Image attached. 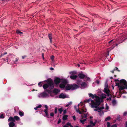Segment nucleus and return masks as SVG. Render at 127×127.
I'll use <instances>...</instances> for the list:
<instances>
[{
    "label": "nucleus",
    "mask_w": 127,
    "mask_h": 127,
    "mask_svg": "<svg viewBox=\"0 0 127 127\" xmlns=\"http://www.w3.org/2000/svg\"><path fill=\"white\" fill-rule=\"evenodd\" d=\"M54 56L53 55H52L51 57V59L52 61H53V60H54Z\"/></svg>",
    "instance_id": "44"
},
{
    "label": "nucleus",
    "mask_w": 127,
    "mask_h": 127,
    "mask_svg": "<svg viewBox=\"0 0 127 127\" xmlns=\"http://www.w3.org/2000/svg\"><path fill=\"white\" fill-rule=\"evenodd\" d=\"M50 69L51 70H54V69L53 67H51L50 68Z\"/></svg>",
    "instance_id": "60"
},
{
    "label": "nucleus",
    "mask_w": 127,
    "mask_h": 127,
    "mask_svg": "<svg viewBox=\"0 0 127 127\" xmlns=\"http://www.w3.org/2000/svg\"><path fill=\"white\" fill-rule=\"evenodd\" d=\"M96 83H97V84H98L99 83V81L98 80H96Z\"/></svg>",
    "instance_id": "54"
},
{
    "label": "nucleus",
    "mask_w": 127,
    "mask_h": 127,
    "mask_svg": "<svg viewBox=\"0 0 127 127\" xmlns=\"http://www.w3.org/2000/svg\"><path fill=\"white\" fill-rule=\"evenodd\" d=\"M100 105H99L98 104H96L94 105L93 104L92 105H91V107L92 108H95L97 109H94V111H97L99 112H100L102 111L101 110L104 109V108L103 106H102L101 107H99L98 106Z\"/></svg>",
    "instance_id": "4"
},
{
    "label": "nucleus",
    "mask_w": 127,
    "mask_h": 127,
    "mask_svg": "<svg viewBox=\"0 0 127 127\" xmlns=\"http://www.w3.org/2000/svg\"><path fill=\"white\" fill-rule=\"evenodd\" d=\"M116 86H118L120 91L124 89H127V82L125 80L122 79L120 80V83H116Z\"/></svg>",
    "instance_id": "2"
},
{
    "label": "nucleus",
    "mask_w": 127,
    "mask_h": 127,
    "mask_svg": "<svg viewBox=\"0 0 127 127\" xmlns=\"http://www.w3.org/2000/svg\"><path fill=\"white\" fill-rule=\"evenodd\" d=\"M42 82H40L38 83V85L40 87H41L42 86V84H41Z\"/></svg>",
    "instance_id": "35"
},
{
    "label": "nucleus",
    "mask_w": 127,
    "mask_h": 127,
    "mask_svg": "<svg viewBox=\"0 0 127 127\" xmlns=\"http://www.w3.org/2000/svg\"><path fill=\"white\" fill-rule=\"evenodd\" d=\"M26 56H22V58L23 59H24L25 57H26Z\"/></svg>",
    "instance_id": "57"
},
{
    "label": "nucleus",
    "mask_w": 127,
    "mask_h": 127,
    "mask_svg": "<svg viewBox=\"0 0 127 127\" xmlns=\"http://www.w3.org/2000/svg\"><path fill=\"white\" fill-rule=\"evenodd\" d=\"M116 100L115 99H113L112 101V103L113 105H114L116 104Z\"/></svg>",
    "instance_id": "28"
},
{
    "label": "nucleus",
    "mask_w": 127,
    "mask_h": 127,
    "mask_svg": "<svg viewBox=\"0 0 127 127\" xmlns=\"http://www.w3.org/2000/svg\"><path fill=\"white\" fill-rule=\"evenodd\" d=\"M71 124L70 123H69L68 122L66 123V125L67 126H70L71 125Z\"/></svg>",
    "instance_id": "50"
},
{
    "label": "nucleus",
    "mask_w": 127,
    "mask_h": 127,
    "mask_svg": "<svg viewBox=\"0 0 127 127\" xmlns=\"http://www.w3.org/2000/svg\"><path fill=\"white\" fill-rule=\"evenodd\" d=\"M60 92V90L59 89H54L53 91V93L55 94H57L59 92Z\"/></svg>",
    "instance_id": "13"
},
{
    "label": "nucleus",
    "mask_w": 127,
    "mask_h": 127,
    "mask_svg": "<svg viewBox=\"0 0 127 127\" xmlns=\"http://www.w3.org/2000/svg\"><path fill=\"white\" fill-rule=\"evenodd\" d=\"M76 111L77 113H79V114H82V112H81L80 110H79V109H76Z\"/></svg>",
    "instance_id": "34"
},
{
    "label": "nucleus",
    "mask_w": 127,
    "mask_h": 127,
    "mask_svg": "<svg viewBox=\"0 0 127 127\" xmlns=\"http://www.w3.org/2000/svg\"><path fill=\"white\" fill-rule=\"evenodd\" d=\"M16 33L19 34H22L23 33L20 31H19V30H17L16 31Z\"/></svg>",
    "instance_id": "30"
},
{
    "label": "nucleus",
    "mask_w": 127,
    "mask_h": 127,
    "mask_svg": "<svg viewBox=\"0 0 127 127\" xmlns=\"http://www.w3.org/2000/svg\"><path fill=\"white\" fill-rule=\"evenodd\" d=\"M89 96L90 97H92L93 99L94 98V95L91 93L89 94Z\"/></svg>",
    "instance_id": "25"
},
{
    "label": "nucleus",
    "mask_w": 127,
    "mask_h": 127,
    "mask_svg": "<svg viewBox=\"0 0 127 127\" xmlns=\"http://www.w3.org/2000/svg\"><path fill=\"white\" fill-rule=\"evenodd\" d=\"M106 109L107 110H108L109 109L108 106L107 105V104H106Z\"/></svg>",
    "instance_id": "52"
},
{
    "label": "nucleus",
    "mask_w": 127,
    "mask_h": 127,
    "mask_svg": "<svg viewBox=\"0 0 127 127\" xmlns=\"http://www.w3.org/2000/svg\"><path fill=\"white\" fill-rule=\"evenodd\" d=\"M72 118L75 121L76 120V117L75 116H74L72 117Z\"/></svg>",
    "instance_id": "42"
},
{
    "label": "nucleus",
    "mask_w": 127,
    "mask_h": 127,
    "mask_svg": "<svg viewBox=\"0 0 127 127\" xmlns=\"http://www.w3.org/2000/svg\"><path fill=\"white\" fill-rule=\"evenodd\" d=\"M87 111L86 109L84 110L83 109H82V112H86Z\"/></svg>",
    "instance_id": "37"
},
{
    "label": "nucleus",
    "mask_w": 127,
    "mask_h": 127,
    "mask_svg": "<svg viewBox=\"0 0 127 127\" xmlns=\"http://www.w3.org/2000/svg\"><path fill=\"white\" fill-rule=\"evenodd\" d=\"M81 86L82 87H85L87 85V84L85 82H83L80 84Z\"/></svg>",
    "instance_id": "17"
},
{
    "label": "nucleus",
    "mask_w": 127,
    "mask_h": 127,
    "mask_svg": "<svg viewBox=\"0 0 127 127\" xmlns=\"http://www.w3.org/2000/svg\"><path fill=\"white\" fill-rule=\"evenodd\" d=\"M76 83L78 85H80L81 81L80 80H77Z\"/></svg>",
    "instance_id": "29"
},
{
    "label": "nucleus",
    "mask_w": 127,
    "mask_h": 127,
    "mask_svg": "<svg viewBox=\"0 0 127 127\" xmlns=\"http://www.w3.org/2000/svg\"><path fill=\"white\" fill-rule=\"evenodd\" d=\"M70 105V104H69L68 103L66 105V107H68L69 105Z\"/></svg>",
    "instance_id": "63"
},
{
    "label": "nucleus",
    "mask_w": 127,
    "mask_h": 127,
    "mask_svg": "<svg viewBox=\"0 0 127 127\" xmlns=\"http://www.w3.org/2000/svg\"><path fill=\"white\" fill-rule=\"evenodd\" d=\"M63 127H68L66 125H64V126Z\"/></svg>",
    "instance_id": "61"
},
{
    "label": "nucleus",
    "mask_w": 127,
    "mask_h": 127,
    "mask_svg": "<svg viewBox=\"0 0 127 127\" xmlns=\"http://www.w3.org/2000/svg\"><path fill=\"white\" fill-rule=\"evenodd\" d=\"M42 106V105H39L37 107L38 108H40Z\"/></svg>",
    "instance_id": "53"
},
{
    "label": "nucleus",
    "mask_w": 127,
    "mask_h": 127,
    "mask_svg": "<svg viewBox=\"0 0 127 127\" xmlns=\"http://www.w3.org/2000/svg\"><path fill=\"white\" fill-rule=\"evenodd\" d=\"M117 126L116 124H114L111 126V127H117Z\"/></svg>",
    "instance_id": "40"
},
{
    "label": "nucleus",
    "mask_w": 127,
    "mask_h": 127,
    "mask_svg": "<svg viewBox=\"0 0 127 127\" xmlns=\"http://www.w3.org/2000/svg\"><path fill=\"white\" fill-rule=\"evenodd\" d=\"M14 120L18 121L20 119V118L19 117L17 116H15L14 117Z\"/></svg>",
    "instance_id": "16"
},
{
    "label": "nucleus",
    "mask_w": 127,
    "mask_h": 127,
    "mask_svg": "<svg viewBox=\"0 0 127 127\" xmlns=\"http://www.w3.org/2000/svg\"><path fill=\"white\" fill-rule=\"evenodd\" d=\"M94 98L96 99H94L95 102L93 100H92L91 101V103H90L91 105H92L93 104L94 105L96 104H98L99 105H100L101 102L99 97L98 96L95 95L94 96Z\"/></svg>",
    "instance_id": "5"
},
{
    "label": "nucleus",
    "mask_w": 127,
    "mask_h": 127,
    "mask_svg": "<svg viewBox=\"0 0 127 127\" xmlns=\"http://www.w3.org/2000/svg\"><path fill=\"white\" fill-rule=\"evenodd\" d=\"M8 122L10 121L11 122H15V121L14 119V117H13L11 116L9 117L8 119Z\"/></svg>",
    "instance_id": "10"
},
{
    "label": "nucleus",
    "mask_w": 127,
    "mask_h": 127,
    "mask_svg": "<svg viewBox=\"0 0 127 127\" xmlns=\"http://www.w3.org/2000/svg\"><path fill=\"white\" fill-rule=\"evenodd\" d=\"M109 93V92L108 93H107L106 94H107L108 96H111V97L112 95L111 94H110Z\"/></svg>",
    "instance_id": "49"
},
{
    "label": "nucleus",
    "mask_w": 127,
    "mask_h": 127,
    "mask_svg": "<svg viewBox=\"0 0 127 127\" xmlns=\"http://www.w3.org/2000/svg\"><path fill=\"white\" fill-rule=\"evenodd\" d=\"M58 110L59 112V113L61 114L63 111V107H61L60 108H59Z\"/></svg>",
    "instance_id": "22"
},
{
    "label": "nucleus",
    "mask_w": 127,
    "mask_h": 127,
    "mask_svg": "<svg viewBox=\"0 0 127 127\" xmlns=\"http://www.w3.org/2000/svg\"><path fill=\"white\" fill-rule=\"evenodd\" d=\"M48 110V109H45L44 111V112H45V114L46 116L47 117H48V113L47 111Z\"/></svg>",
    "instance_id": "20"
},
{
    "label": "nucleus",
    "mask_w": 127,
    "mask_h": 127,
    "mask_svg": "<svg viewBox=\"0 0 127 127\" xmlns=\"http://www.w3.org/2000/svg\"><path fill=\"white\" fill-rule=\"evenodd\" d=\"M60 87L61 88H64L65 87V85L63 84H61L60 85Z\"/></svg>",
    "instance_id": "21"
},
{
    "label": "nucleus",
    "mask_w": 127,
    "mask_h": 127,
    "mask_svg": "<svg viewBox=\"0 0 127 127\" xmlns=\"http://www.w3.org/2000/svg\"><path fill=\"white\" fill-rule=\"evenodd\" d=\"M48 37L50 40V42L51 43H52V35L51 34H48Z\"/></svg>",
    "instance_id": "14"
},
{
    "label": "nucleus",
    "mask_w": 127,
    "mask_h": 127,
    "mask_svg": "<svg viewBox=\"0 0 127 127\" xmlns=\"http://www.w3.org/2000/svg\"><path fill=\"white\" fill-rule=\"evenodd\" d=\"M91 98H90L86 100H85V102L86 103L87 102H89L90 101L91 102V101L92 100Z\"/></svg>",
    "instance_id": "23"
},
{
    "label": "nucleus",
    "mask_w": 127,
    "mask_h": 127,
    "mask_svg": "<svg viewBox=\"0 0 127 127\" xmlns=\"http://www.w3.org/2000/svg\"><path fill=\"white\" fill-rule=\"evenodd\" d=\"M111 117H107L105 120V121H109L110 120Z\"/></svg>",
    "instance_id": "26"
},
{
    "label": "nucleus",
    "mask_w": 127,
    "mask_h": 127,
    "mask_svg": "<svg viewBox=\"0 0 127 127\" xmlns=\"http://www.w3.org/2000/svg\"><path fill=\"white\" fill-rule=\"evenodd\" d=\"M90 124L91 125H92L93 126H94L95 125V123H93V121H90Z\"/></svg>",
    "instance_id": "31"
},
{
    "label": "nucleus",
    "mask_w": 127,
    "mask_h": 127,
    "mask_svg": "<svg viewBox=\"0 0 127 127\" xmlns=\"http://www.w3.org/2000/svg\"><path fill=\"white\" fill-rule=\"evenodd\" d=\"M61 119H59L58 121L57 124H60L61 123Z\"/></svg>",
    "instance_id": "43"
},
{
    "label": "nucleus",
    "mask_w": 127,
    "mask_h": 127,
    "mask_svg": "<svg viewBox=\"0 0 127 127\" xmlns=\"http://www.w3.org/2000/svg\"><path fill=\"white\" fill-rule=\"evenodd\" d=\"M113 41V40H111V41H109V42H108V43H110L112 41Z\"/></svg>",
    "instance_id": "59"
},
{
    "label": "nucleus",
    "mask_w": 127,
    "mask_h": 127,
    "mask_svg": "<svg viewBox=\"0 0 127 127\" xmlns=\"http://www.w3.org/2000/svg\"><path fill=\"white\" fill-rule=\"evenodd\" d=\"M9 127H15V124L14 122H10L9 124Z\"/></svg>",
    "instance_id": "12"
},
{
    "label": "nucleus",
    "mask_w": 127,
    "mask_h": 127,
    "mask_svg": "<svg viewBox=\"0 0 127 127\" xmlns=\"http://www.w3.org/2000/svg\"><path fill=\"white\" fill-rule=\"evenodd\" d=\"M111 100V97H109V98H107V99H106V100Z\"/></svg>",
    "instance_id": "47"
},
{
    "label": "nucleus",
    "mask_w": 127,
    "mask_h": 127,
    "mask_svg": "<svg viewBox=\"0 0 127 127\" xmlns=\"http://www.w3.org/2000/svg\"><path fill=\"white\" fill-rule=\"evenodd\" d=\"M104 92L107 94L109 92H110V91L108 88H105L104 90Z\"/></svg>",
    "instance_id": "15"
},
{
    "label": "nucleus",
    "mask_w": 127,
    "mask_h": 127,
    "mask_svg": "<svg viewBox=\"0 0 127 127\" xmlns=\"http://www.w3.org/2000/svg\"><path fill=\"white\" fill-rule=\"evenodd\" d=\"M118 69V68L116 67L114 69V70H117Z\"/></svg>",
    "instance_id": "51"
},
{
    "label": "nucleus",
    "mask_w": 127,
    "mask_h": 127,
    "mask_svg": "<svg viewBox=\"0 0 127 127\" xmlns=\"http://www.w3.org/2000/svg\"><path fill=\"white\" fill-rule=\"evenodd\" d=\"M19 114L21 117L22 116L24 115V113L23 111H19Z\"/></svg>",
    "instance_id": "18"
},
{
    "label": "nucleus",
    "mask_w": 127,
    "mask_h": 127,
    "mask_svg": "<svg viewBox=\"0 0 127 127\" xmlns=\"http://www.w3.org/2000/svg\"><path fill=\"white\" fill-rule=\"evenodd\" d=\"M46 82L47 83L44 84L43 86V87L45 90V91L41 93L38 95V97H39L44 98L48 97L49 95L46 92L50 94L52 93V92L51 90L47 89L49 88L50 90H51L54 88V84L53 81L51 79H48Z\"/></svg>",
    "instance_id": "1"
},
{
    "label": "nucleus",
    "mask_w": 127,
    "mask_h": 127,
    "mask_svg": "<svg viewBox=\"0 0 127 127\" xmlns=\"http://www.w3.org/2000/svg\"><path fill=\"white\" fill-rule=\"evenodd\" d=\"M77 76L76 75H71L70 76V78L72 79L75 80L77 78Z\"/></svg>",
    "instance_id": "11"
},
{
    "label": "nucleus",
    "mask_w": 127,
    "mask_h": 127,
    "mask_svg": "<svg viewBox=\"0 0 127 127\" xmlns=\"http://www.w3.org/2000/svg\"><path fill=\"white\" fill-rule=\"evenodd\" d=\"M115 70H114V69L112 70V71H110V72L112 73H114V71Z\"/></svg>",
    "instance_id": "58"
},
{
    "label": "nucleus",
    "mask_w": 127,
    "mask_h": 127,
    "mask_svg": "<svg viewBox=\"0 0 127 127\" xmlns=\"http://www.w3.org/2000/svg\"><path fill=\"white\" fill-rule=\"evenodd\" d=\"M127 115V112H124L123 114V115L124 116H126Z\"/></svg>",
    "instance_id": "41"
},
{
    "label": "nucleus",
    "mask_w": 127,
    "mask_h": 127,
    "mask_svg": "<svg viewBox=\"0 0 127 127\" xmlns=\"http://www.w3.org/2000/svg\"><path fill=\"white\" fill-rule=\"evenodd\" d=\"M87 113L86 114L83 113L81 115L82 118L80 120V122L83 124H84V122L87 120Z\"/></svg>",
    "instance_id": "6"
},
{
    "label": "nucleus",
    "mask_w": 127,
    "mask_h": 127,
    "mask_svg": "<svg viewBox=\"0 0 127 127\" xmlns=\"http://www.w3.org/2000/svg\"><path fill=\"white\" fill-rule=\"evenodd\" d=\"M117 119L118 120H119V121H120L121 120V119H120V116H118V117H117Z\"/></svg>",
    "instance_id": "39"
},
{
    "label": "nucleus",
    "mask_w": 127,
    "mask_h": 127,
    "mask_svg": "<svg viewBox=\"0 0 127 127\" xmlns=\"http://www.w3.org/2000/svg\"><path fill=\"white\" fill-rule=\"evenodd\" d=\"M85 80L86 81H87L88 80H90V79L89 78L87 77V76L85 75V77L84 78Z\"/></svg>",
    "instance_id": "27"
},
{
    "label": "nucleus",
    "mask_w": 127,
    "mask_h": 127,
    "mask_svg": "<svg viewBox=\"0 0 127 127\" xmlns=\"http://www.w3.org/2000/svg\"><path fill=\"white\" fill-rule=\"evenodd\" d=\"M79 87L78 85L76 84H73L71 85H67L65 87V89L67 90H69L71 89V90H74L77 89Z\"/></svg>",
    "instance_id": "3"
},
{
    "label": "nucleus",
    "mask_w": 127,
    "mask_h": 127,
    "mask_svg": "<svg viewBox=\"0 0 127 127\" xmlns=\"http://www.w3.org/2000/svg\"><path fill=\"white\" fill-rule=\"evenodd\" d=\"M61 80V79L60 78L58 77H56L54 80V83L56 85L60 83Z\"/></svg>",
    "instance_id": "7"
},
{
    "label": "nucleus",
    "mask_w": 127,
    "mask_h": 127,
    "mask_svg": "<svg viewBox=\"0 0 127 127\" xmlns=\"http://www.w3.org/2000/svg\"><path fill=\"white\" fill-rule=\"evenodd\" d=\"M18 59H17V58H16V59H15V62H17L18 61Z\"/></svg>",
    "instance_id": "62"
},
{
    "label": "nucleus",
    "mask_w": 127,
    "mask_h": 127,
    "mask_svg": "<svg viewBox=\"0 0 127 127\" xmlns=\"http://www.w3.org/2000/svg\"><path fill=\"white\" fill-rule=\"evenodd\" d=\"M78 76L81 79H83L85 77V75L82 73H80L78 74Z\"/></svg>",
    "instance_id": "8"
},
{
    "label": "nucleus",
    "mask_w": 127,
    "mask_h": 127,
    "mask_svg": "<svg viewBox=\"0 0 127 127\" xmlns=\"http://www.w3.org/2000/svg\"><path fill=\"white\" fill-rule=\"evenodd\" d=\"M4 118V115L3 114H1L0 116V118L1 119H3Z\"/></svg>",
    "instance_id": "33"
},
{
    "label": "nucleus",
    "mask_w": 127,
    "mask_h": 127,
    "mask_svg": "<svg viewBox=\"0 0 127 127\" xmlns=\"http://www.w3.org/2000/svg\"><path fill=\"white\" fill-rule=\"evenodd\" d=\"M126 127H127V122H126Z\"/></svg>",
    "instance_id": "64"
},
{
    "label": "nucleus",
    "mask_w": 127,
    "mask_h": 127,
    "mask_svg": "<svg viewBox=\"0 0 127 127\" xmlns=\"http://www.w3.org/2000/svg\"><path fill=\"white\" fill-rule=\"evenodd\" d=\"M66 110H65L64 111L63 113V114H66Z\"/></svg>",
    "instance_id": "48"
},
{
    "label": "nucleus",
    "mask_w": 127,
    "mask_h": 127,
    "mask_svg": "<svg viewBox=\"0 0 127 127\" xmlns=\"http://www.w3.org/2000/svg\"><path fill=\"white\" fill-rule=\"evenodd\" d=\"M63 83L65 84H66L67 83V81L66 80H63Z\"/></svg>",
    "instance_id": "38"
},
{
    "label": "nucleus",
    "mask_w": 127,
    "mask_h": 127,
    "mask_svg": "<svg viewBox=\"0 0 127 127\" xmlns=\"http://www.w3.org/2000/svg\"><path fill=\"white\" fill-rule=\"evenodd\" d=\"M68 116L66 115H64L63 117V119L64 121H65L67 119Z\"/></svg>",
    "instance_id": "19"
},
{
    "label": "nucleus",
    "mask_w": 127,
    "mask_h": 127,
    "mask_svg": "<svg viewBox=\"0 0 127 127\" xmlns=\"http://www.w3.org/2000/svg\"><path fill=\"white\" fill-rule=\"evenodd\" d=\"M44 107L46 108V109H48V107L47 105H46L44 106Z\"/></svg>",
    "instance_id": "46"
},
{
    "label": "nucleus",
    "mask_w": 127,
    "mask_h": 127,
    "mask_svg": "<svg viewBox=\"0 0 127 127\" xmlns=\"http://www.w3.org/2000/svg\"><path fill=\"white\" fill-rule=\"evenodd\" d=\"M54 115V113L53 112H52L50 114V115L52 117H53Z\"/></svg>",
    "instance_id": "45"
},
{
    "label": "nucleus",
    "mask_w": 127,
    "mask_h": 127,
    "mask_svg": "<svg viewBox=\"0 0 127 127\" xmlns=\"http://www.w3.org/2000/svg\"><path fill=\"white\" fill-rule=\"evenodd\" d=\"M87 126L88 127H92L93 126V125H92L90 124V125H88Z\"/></svg>",
    "instance_id": "55"
},
{
    "label": "nucleus",
    "mask_w": 127,
    "mask_h": 127,
    "mask_svg": "<svg viewBox=\"0 0 127 127\" xmlns=\"http://www.w3.org/2000/svg\"><path fill=\"white\" fill-rule=\"evenodd\" d=\"M57 112V109L56 107L55 108L54 112L55 114H56Z\"/></svg>",
    "instance_id": "36"
},
{
    "label": "nucleus",
    "mask_w": 127,
    "mask_h": 127,
    "mask_svg": "<svg viewBox=\"0 0 127 127\" xmlns=\"http://www.w3.org/2000/svg\"><path fill=\"white\" fill-rule=\"evenodd\" d=\"M114 81L115 82H119V80L118 79H115Z\"/></svg>",
    "instance_id": "56"
},
{
    "label": "nucleus",
    "mask_w": 127,
    "mask_h": 127,
    "mask_svg": "<svg viewBox=\"0 0 127 127\" xmlns=\"http://www.w3.org/2000/svg\"><path fill=\"white\" fill-rule=\"evenodd\" d=\"M110 123L109 122H107V127H110Z\"/></svg>",
    "instance_id": "32"
},
{
    "label": "nucleus",
    "mask_w": 127,
    "mask_h": 127,
    "mask_svg": "<svg viewBox=\"0 0 127 127\" xmlns=\"http://www.w3.org/2000/svg\"><path fill=\"white\" fill-rule=\"evenodd\" d=\"M70 74L71 75H74L76 74V72L75 71H73L70 72Z\"/></svg>",
    "instance_id": "24"
},
{
    "label": "nucleus",
    "mask_w": 127,
    "mask_h": 127,
    "mask_svg": "<svg viewBox=\"0 0 127 127\" xmlns=\"http://www.w3.org/2000/svg\"><path fill=\"white\" fill-rule=\"evenodd\" d=\"M66 97V95L63 93H61L59 96V98H64Z\"/></svg>",
    "instance_id": "9"
}]
</instances>
